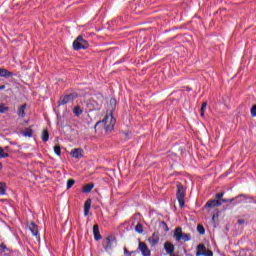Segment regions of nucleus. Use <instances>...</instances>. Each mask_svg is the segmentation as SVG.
Listing matches in <instances>:
<instances>
[{
  "label": "nucleus",
  "instance_id": "obj_1",
  "mask_svg": "<svg viewBox=\"0 0 256 256\" xmlns=\"http://www.w3.org/2000/svg\"><path fill=\"white\" fill-rule=\"evenodd\" d=\"M115 123H117V120H115V117H113V114H106L104 119L102 121H98L96 125H102L104 127L105 131H113L115 129Z\"/></svg>",
  "mask_w": 256,
  "mask_h": 256
},
{
  "label": "nucleus",
  "instance_id": "obj_23",
  "mask_svg": "<svg viewBox=\"0 0 256 256\" xmlns=\"http://www.w3.org/2000/svg\"><path fill=\"white\" fill-rule=\"evenodd\" d=\"M73 113L76 115V117H79L80 115H83V110H81V107L76 106L73 109Z\"/></svg>",
  "mask_w": 256,
  "mask_h": 256
},
{
  "label": "nucleus",
  "instance_id": "obj_39",
  "mask_svg": "<svg viewBox=\"0 0 256 256\" xmlns=\"http://www.w3.org/2000/svg\"><path fill=\"white\" fill-rule=\"evenodd\" d=\"M6 87H7V86H5V85H1V86H0V91H3V89H6Z\"/></svg>",
  "mask_w": 256,
  "mask_h": 256
},
{
  "label": "nucleus",
  "instance_id": "obj_10",
  "mask_svg": "<svg viewBox=\"0 0 256 256\" xmlns=\"http://www.w3.org/2000/svg\"><path fill=\"white\" fill-rule=\"evenodd\" d=\"M75 99V95L73 94H68L66 96H61L59 101H58V105H67V103H69V101H73Z\"/></svg>",
  "mask_w": 256,
  "mask_h": 256
},
{
  "label": "nucleus",
  "instance_id": "obj_41",
  "mask_svg": "<svg viewBox=\"0 0 256 256\" xmlns=\"http://www.w3.org/2000/svg\"><path fill=\"white\" fill-rule=\"evenodd\" d=\"M253 203L256 205V200H254Z\"/></svg>",
  "mask_w": 256,
  "mask_h": 256
},
{
  "label": "nucleus",
  "instance_id": "obj_37",
  "mask_svg": "<svg viewBox=\"0 0 256 256\" xmlns=\"http://www.w3.org/2000/svg\"><path fill=\"white\" fill-rule=\"evenodd\" d=\"M244 224H245V220L244 219H238L237 225H244Z\"/></svg>",
  "mask_w": 256,
  "mask_h": 256
},
{
  "label": "nucleus",
  "instance_id": "obj_32",
  "mask_svg": "<svg viewBox=\"0 0 256 256\" xmlns=\"http://www.w3.org/2000/svg\"><path fill=\"white\" fill-rule=\"evenodd\" d=\"M197 231L200 235H205V227H203V225H198Z\"/></svg>",
  "mask_w": 256,
  "mask_h": 256
},
{
  "label": "nucleus",
  "instance_id": "obj_35",
  "mask_svg": "<svg viewBox=\"0 0 256 256\" xmlns=\"http://www.w3.org/2000/svg\"><path fill=\"white\" fill-rule=\"evenodd\" d=\"M251 115H252V117H256V105L252 106Z\"/></svg>",
  "mask_w": 256,
  "mask_h": 256
},
{
  "label": "nucleus",
  "instance_id": "obj_40",
  "mask_svg": "<svg viewBox=\"0 0 256 256\" xmlns=\"http://www.w3.org/2000/svg\"><path fill=\"white\" fill-rule=\"evenodd\" d=\"M3 169V163L0 162V171Z\"/></svg>",
  "mask_w": 256,
  "mask_h": 256
},
{
  "label": "nucleus",
  "instance_id": "obj_34",
  "mask_svg": "<svg viewBox=\"0 0 256 256\" xmlns=\"http://www.w3.org/2000/svg\"><path fill=\"white\" fill-rule=\"evenodd\" d=\"M135 251L127 250V247H124V256H132Z\"/></svg>",
  "mask_w": 256,
  "mask_h": 256
},
{
  "label": "nucleus",
  "instance_id": "obj_11",
  "mask_svg": "<svg viewBox=\"0 0 256 256\" xmlns=\"http://www.w3.org/2000/svg\"><path fill=\"white\" fill-rule=\"evenodd\" d=\"M83 153H85V151H83V148H74L71 150L70 155L74 159H81V157H83Z\"/></svg>",
  "mask_w": 256,
  "mask_h": 256
},
{
  "label": "nucleus",
  "instance_id": "obj_18",
  "mask_svg": "<svg viewBox=\"0 0 256 256\" xmlns=\"http://www.w3.org/2000/svg\"><path fill=\"white\" fill-rule=\"evenodd\" d=\"M91 209V199H87L84 203V216L89 215V210Z\"/></svg>",
  "mask_w": 256,
  "mask_h": 256
},
{
  "label": "nucleus",
  "instance_id": "obj_20",
  "mask_svg": "<svg viewBox=\"0 0 256 256\" xmlns=\"http://www.w3.org/2000/svg\"><path fill=\"white\" fill-rule=\"evenodd\" d=\"M41 139L44 143H47V141H49V130L47 129H44L42 131V136H41Z\"/></svg>",
  "mask_w": 256,
  "mask_h": 256
},
{
  "label": "nucleus",
  "instance_id": "obj_15",
  "mask_svg": "<svg viewBox=\"0 0 256 256\" xmlns=\"http://www.w3.org/2000/svg\"><path fill=\"white\" fill-rule=\"evenodd\" d=\"M164 250L166 251L167 255H173V253H175V245L167 241L164 243Z\"/></svg>",
  "mask_w": 256,
  "mask_h": 256
},
{
  "label": "nucleus",
  "instance_id": "obj_28",
  "mask_svg": "<svg viewBox=\"0 0 256 256\" xmlns=\"http://www.w3.org/2000/svg\"><path fill=\"white\" fill-rule=\"evenodd\" d=\"M135 231L136 233H143V224L142 223H138L136 226H135Z\"/></svg>",
  "mask_w": 256,
  "mask_h": 256
},
{
  "label": "nucleus",
  "instance_id": "obj_38",
  "mask_svg": "<svg viewBox=\"0 0 256 256\" xmlns=\"http://www.w3.org/2000/svg\"><path fill=\"white\" fill-rule=\"evenodd\" d=\"M115 103H117V100H115V98H111L110 99V104L115 105Z\"/></svg>",
  "mask_w": 256,
  "mask_h": 256
},
{
  "label": "nucleus",
  "instance_id": "obj_17",
  "mask_svg": "<svg viewBox=\"0 0 256 256\" xmlns=\"http://www.w3.org/2000/svg\"><path fill=\"white\" fill-rule=\"evenodd\" d=\"M0 77H13V72L5 69V68H0Z\"/></svg>",
  "mask_w": 256,
  "mask_h": 256
},
{
  "label": "nucleus",
  "instance_id": "obj_9",
  "mask_svg": "<svg viewBox=\"0 0 256 256\" xmlns=\"http://www.w3.org/2000/svg\"><path fill=\"white\" fill-rule=\"evenodd\" d=\"M139 251H141V254L143 256H151V250L149 249V246L145 242H139L138 245Z\"/></svg>",
  "mask_w": 256,
  "mask_h": 256
},
{
  "label": "nucleus",
  "instance_id": "obj_8",
  "mask_svg": "<svg viewBox=\"0 0 256 256\" xmlns=\"http://www.w3.org/2000/svg\"><path fill=\"white\" fill-rule=\"evenodd\" d=\"M196 256H213V251L208 250L205 244H199L197 246Z\"/></svg>",
  "mask_w": 256,
  "mask_h": 256
},
{
  "label": "nucleus",
  "instance_id": "obj_5",
  "mask_svg": "<svg viewBox=\"0 0 256 256\" xmlns=\"http://www.w3.org/2000/svg\"><path fill=\"white\" fill-rule=\"evenodd\" d=\"M103 101H97L94 98L90 99L86 103L88 111H101Z\"/></svg>",
  "mask_w": 256,
  "mask_h": 256
},
{
  "label": "nucleus",
  "instance_id": "obj_25",
  "mask_svg": "<svg viewBox=\"0 0 256 256\" xmlns=\"http://www.w3.org/2000/svg\"><path fill=\"white\" fill-rule=\"evenodd\" d=\"M24 137H33V129L26 128L24 132Z\"/></svg>",
  "mask_w": 256,
  "mask_h": 256
},
{
  "label": "nucleus",
  "instance_id": "obj_29",
  "mask_svg": "<svg viewBox=\"0 0 256 256\" xmlns=\"http://www.w3.org/2000/svg\"><path fill=\"white\" fill-rule=\"evenodd\" d=\"M54 153H55L58 157H61V146L55 145V146H54Z\"/></svg>",
  "mask_w": 256,
  "mask_h": 256
},
{
  "label": "nucleus",
  "instance_id": "obj_27",
  "mask_svg": "<svg viewBox=\"0 0 256 256\" xmlns=\"http://www.w3.org/2000/svg\"><path fill=\"white\" fill-rule=\"evenodd\" d=\"M205 109H207V102H204L201 106V109H200V115L202 117H205Z\"/></svg>",
  "mask_w": 256,
  "mask_h": 256
},
{
  "label": "nucleus",
  "instance_id": "obj_2",
  "mask_svg": "<svg viewBox=\"0 0 256 256\" xmlns=\"http://www.w3.org/2000/svg\"><path fill=\"white\" fill-rule=\"evenodd\" d=\"M173 237L175 241H177L178 243H181V241H183V243H187V241H191V234L183 233V228L181 227L175 228Z\"/></svg>",
  "mask_w": 256,
  "mask_h": 256
},
{
  "label": "nucleus",
  "instance_id": "obj_24",
  "mask_svg": "<svg viewBox=\"0 0 256 256\" xmlns=\"http://www.w3.org/2000/svg\"><path fill=\"white\" fill-rule=\"evenodd\" d=\"M7 194V189L5 186V183L0 182V195H6Z\"/></svg>",
  "mask_w": 256,
  "mask_h": 256
},
{
  "label": "nucleus",
  "instance_id": "obj_3",
  "mask_svg": "<svg viewBox=\"0 0 256 256\" xmlns=\"http://www.w3.org/2000/svg\"><path fill=\"white\" fill-rule=\"evenodd\" d=\"M176 187H177V193H176L177 201L179 203V207L183 209V207H185V187L180 182L177 183Z\"/></svg>",
  "mask_w": 256,
  "mask_h": 256
},
{
  "label": "nucleus",
  "instance_id": "obj_4",
  "mask_svg": "<svg viewBox=\"0 0 256 256\" xmlns=\"http://www.w3.org/2000/svg\"><path fill=\"white\" fill-rule=\"evenodd\" d=\"M73 49L75 51H81V49H89V42H87V40L83 39V36H78L73 41Z\"/></svg>",
  "mask_w": 256,
  "mask_h": 256
},
{
  "label": "nucleus",
  "instance_id": "obj_31",
  "mask_svg": "<svg viewBox=\"0 0 256 256\" xmlns=\"http://www.w3.org/2000/svg\"><path fill=\"white\" fill-rule=\"evenodd\" d=\"M74 185H75L74 179L67 180V184H66L67 189H71V187H73Z\"/></svg>",
  "mask_w": 256,
  "mask_h": 256
},
{
  "label": "nucleus",
  "instance_id": "obj_7",
  "mask_svg": "<svg viewBox=\"0 0 256 256\" xmlns=\"http://www.w3.org/2000/svg\"><path fill=\"white\" fill-rule=\"evenodd\" d=\"M247 195L245 194H240L238 195L236 198H232V199H221L219 200L221 205H223V203H233V201H237V203H247Z\"/></svg>",
  "mask_w": 256,
  "mask_h": 256
},
{
  "label": "nucleus",
  "instance_id": "obj_36",
  "mask_svg": "<svg viewBox=\"0 0 256 256\" xmlns=\"http://www.w3.org/2000/svg\"><path fill=\"white\" fill-rule=\"evenodd\" d=\"M0 249L5 253V251H7V246H5V244H0Z\"/></svg>",
  "mask_w": 256,
  "mask_h": 256
},
{
  "label": "nucleus",
  "instance_id": "obj_12",
  "mask_svg": "<svg viewBox=\"0 0 256 256\" xmlns=\"http://www.w3.org/2000/svg\"><path fill=\"white\" fill-rule=\"evenodd\" d=\"M28 229H29V231H31L32 235L34 237H36V239H40V237H39V227L37 226V224H35L34 222H31L28 225Z\"/></svg>",
  "mask_w": 256,
  "mask_h": 256
},
{
  "label": "nucleus",
  "instance_id": "obj_6",
  "mask_svg": "<svg viewBox=\"0 0 256 256\" xmlns=\"http://www.w3.org/2000/svg\"><path fill=\"white\" fill-rule=\"evenodd\" d=\"M117 241V238L114 235H109L106 239L103 240L102 246L105 251H111L113 249V243Z\"/></svg>",
  "mask_w": 256,
  "mask_h": 256
},
{
  "label": "nucleus",
  "instance_id": "obj_19",
  "mask_svg": "<svg viewBox=\"0 0 256 256\" xmlns=\"http://www.w3.org/2000/svg\"><path fill=\"white\" fill-rule=\"evenodd\" d=\"M94 187H95L94 184H85L82 188V193H91Z\"/></svg>",
  "mask_w": 256,
  "mask_h": 256
},
{
  "label": "nucleus",
  "instance_id": "obj_30",
  "mask_svg": "<svg viewBox=\"0 0 256 256\" xmlns=\"http://www.w3.org/2000/svg\"><path fill=\"white\" fill-rule=\"evenodd\" d=\"M9 111V107L5 106V104L0 103V113H7Z\"/></svg>",
  "mask_w": 256,
  "mask_h": 256
},
{
  "label": "nucleus",
  "instance_id": "obj_26",
  "mask_svg": "<svg viewBox=\"0 0 256 256\" xmlns=\"http://www.w3.org/2000/svg\"><path fill=\"white\" fill-rule=\"evenodd\" d=\"M9 157V153H5L2 147H0V159H7Z\"/></svg>",
  "mask_w": 256,
  "mask_h": 256
},
{
  "label": "nucleus",
  "instance_id": "obj_33",
  "mask_svg": "<svg viewBox=\"0 0 256 256\" xmlns=\"http://www.w3.org/2000/svg\"><path fill=\"white\" fill-rule=\"evenodd\" d=\"M225 195V192H220L215 195L216 201H221L223 199V196Z\"/></svg>",
  "mask_w": 256,
  "mask_h": 256
},
{
  "label": "nucleus",
  "instance_id": "obj_21",
  "mask_svg": "<svg viewBox=\"0 0 256 256\" xmlns=\"http://www.w3.org/2000/svg\"><path fill=\"white\" fill-rule=\"evenodd\" d=\"M25 109H27V104H23L18 108V115L19 117H25Z\"/></svg>",
  "mask_w": 256,
  "mask_h": 256
},
{
  "label": "nucleus",
  "instance_id": "obj_14",
  "mask_svg": "<svg viewBox=\"0 0 256 256\" xmlns=\"http://www.w3.org/2000/svg\"><path fill=\"white\" fill-rule=\"evenodd\" d=\"M148 242L152 247H155L159 244V232H154L149 238Z\"/></svg>",
  "mask_w": 256,
  "mask_h": 256
},
{
  "label": "nucleus",
  "instance_id": "obj_22",
  "mask_svg": "<svg viewBox=\"0 0 256 256\" xmlns=\"http://www.w3.org/2000/svg\"><path fill=\"white\" fill-rule=\"evenodd\" d=\"M159 228L162 229V231H164V233H169V226L167 225V223L165 221H161L159 223Z\"/></svg>",
  "mask_w": 256,
  "mask_h": 256
},
{
  "label": "nucleus",
  "instance_id": "obj_16",
  "mask_svg": "<svg viewBox=\"0 0 256 256\" xmlns=\"http://www.w3.org/2000/svg\"><path fill=\"white\" fill-rule=\"evenodd\" d=\"M93 235L95 241H100V239L102 238L101 232H99V225L97 224L93 226Z\"/></svg>",
  "mask_w": 256,
  "mask_h": 256
},
{
  "label": "nucleus",
  "instance_id": "obj_13",
  "mask_svg": "<svg viewBox=\"0 0 256 256\" xmlns=\"http://www.w3.org/2000/svg\"><path fill=\"white\" fill-rule=\"evenodd\" d=\"M204 207L205 209H213V207H221V201L217 199L208 200Z\"/></svg>",
  "mask_w": 256,
  "mask_h": 256
}]
</instances>
